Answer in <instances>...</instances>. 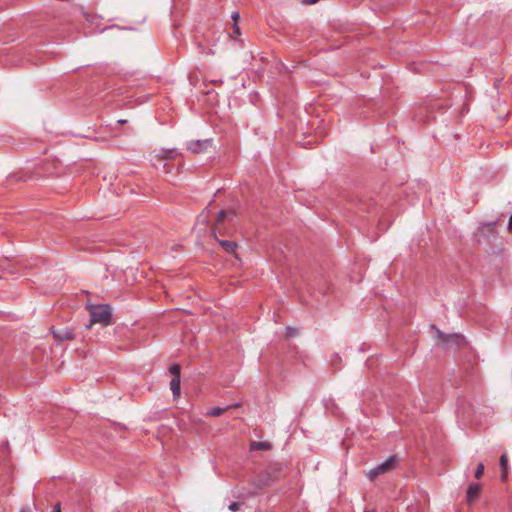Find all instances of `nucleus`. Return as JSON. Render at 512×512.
Listing matches in <instances>:
<instances>
[{
    "mask_svg": "<svg viewBox=\"0 0 512 512\" xmlns=\"http://www.w3.org/2000/svg\"><path fill=\"white\" fill-rule=\"evenodd\" d=\"M118 123L124 124V123H126V120H119Z\"/></svg>",
    "mask_w": 512,
    "mask_h": 512,
    "instance_id": "obj_26",
    "label": "nucleus"
},
{
    "mask_svg": "<svg viewBox=\"0 0 512 512\" xmlns=\"http://www.w3.org/2000/svg\"><path fill=\"white\" fill-rule=\"evenodd\" d=\"M439 334H440L441 338H442L444 341H447V338H444V337L442 336V333H441V332H439Z\"/></svg>",
    "mask_w": 512,
    "mask_h": 512,
    "instance_id": "obj_27",
    "label": "nucleus"
},
{
    "mask_svg": "<svg viewBox=\"0 0 512 512\" xmlns=\"http://www.w3.org/2000/svg\"><path fill=\"white\" fill-rule=\"evenodd\" d=\"M216 241L220 244V246L223 248V250H225L227 253L235 254L236 249L238 247V244L235 241L221 240L219 238Z\"/></svg>",
    "mask_w": 512,
    "mask_h": 512,
    "instance_id": "obj_11",
    "label": "nucleus"
},
{
    "mask_svg": "<svg viewBox=\"0 0 512 512\" xmlns=\"http://www.w3.org/2000/svg\"><path fill=\"white\" fill-rule=\"evenodd\" d=\"M297 333H298V330L295 328L287 327V329H286V336H288V337H293Z\"/></svg>",
    "mask_w": 512,
    "mask_h": 512,
    "instance_id": "obj_19",
    "label": "nucleus"
},
{
    "mask_svg": "<svg viewBox=\"0 0 512 512\" xmlns=\"http://www.w3.org/2000/svg\"><path fill=\"white\" fill-rule=\"evenodd\" d=\"M169 372L173 375V377L180 378L181 374V366L178 363H172L169 366Z\"/></svg>",
    "mask_w": 512,
    "mask_h": 512,
    "instance_id": "obj_15",
    "label": "nucleus"
},
{
    "mask_svg": "<svg viewBox=\"0 0 512 512\" xmlns=\"http://www.w3.org/2000/svg\"><path fill=\"white\" fill-rule=\"evenodd\" d=\"M51 333L53 334L54 338L59 342L72 340L75 337L73 330L68 327H65V328L52 327Z\"/></svg>",
    "mask_w": 512,
    "mask_h": 512,
    "instance_id": "obj_6",
    "label": "nucleus"
},
{
    "mask_svg": "<svg viewBox=\"0 0 512 512\" xmlns=\"http://www.w3.org/2000/svg\"><path fill=\"white\" fill-rule=\"evenodd\" d=\"M88 311L91 318V323H100L103 326H108L112 322V309L108 304L89 305Z\"/></svg>",
    "mask_w": 512,
    "mask_h": 512,
    "instance_id": "obj_3",
    "label": "nucleus"
},
{
    "mask_svg": "<svg viewBox=\"0 0 512 512\" xmlns=\"http://www.w3.org/2000/svg\"><path fill=\"white\" fill-rule=\"evenodd\" d=\"M170 389L174 398L179 397L181 393V378L173 377L170 381Z\"/></svg>",
    "mask_w": 512,
    "mask_h": 512,
    "instance_id": "obj_13",
    "label": "nucleus"
},
{
    "mask_svg": "<svg viewBox=\"0 0 512 512\" xmlns=\"http://www.w3.org/2000/svg\"><path fill=\"white\" fill-rule=\"evenodd\" d=\"M398 463V458L395 455L389 456L385 461L378 464L376 467L372 468L368 472V478L373 481L379 475L385 474L391 470H393Z\"/></svg>",
    "mask_w": 512,
    "mask_h": 512,
    "instance_id": "obj_5",
    "label": "nucleus"
},
{
    "mask_svg": "<svg viewBox=\"0 0 512 512\" xmlns=\"http://www.w3.org/2000/svg\"><path fill=\"white\" fill-rule=\"evenodd\" d=\"M241 35L240 27L238 23H232L231 25V31L229 32V36L234 39L238 40V37Z\"/></svg>",
    "mask_w": 512,
    "mask_h": 512,
    "instance_id": "obj_14",
    "label": "nucleus"
},
{
    "mask_svg": "<svg viewBox=\"0 0 512 512\" xmlns=\"http://www.w3.org/2000/svg\"><path fill=\"white\" fill-rule=\"evenodd\" d=\"M240 506L241 504L239 502H232L229 506H228V509L232 512H236L240 509Z\"/></svg>",
    "mask_w": 512,
    "mask_h": 512,
    "instance_id": "obj_18",
    "label": "nucleus"
},
{
    "mask_svg": "<svg viewBox=\"0 0 512 512\" xmlns=\"http://www.w3.org/2000/svg\"><path fill=\"white\" fill-rule=\"evenodd\" d=\"M212 83H214V84H222L223 81L222 80H214V81H212Z\"/></svg>",
    "mask_w": 512,
    "mask_h": 512,
    "instance_id": "obj_25",
    "label": "nucleus"
},
{
    "mask_svg": "<svg viewBox=\"0 0 512 512\" xmlns=\"http://www.w3.org/2000/svg\"><path fill=\"white\" fill-rule=\"evenodd\" d=\"M365 512H368V511H365Z\"/></svg>",
    "mask_w": 512,
    "mask_h": 512,
    "instance_id": "obj_28",
    "label": "nucleus"
},
{
    "mask_svg": "<svg viewBox=\"0 0 512 512\" xmlns=\"http://www.w3.org/2000/svg\"><path fill=\"white\" fill-rule=\"evenodd\" d=\"M182 157V153L176 149H161L159 153L155 154L151 159V165L157 170L163 173L166 170L168 161H176Z\"/></svg>",
    "mask_w": 512,
    "mask_h": 512,
    "instance_id": "obj_4",
    "label": "nucleus"
},
{
    "mask_svg": "<svg viewBox=\"0 0 512 512\" xmlns=\"http://www.w3.org/2000/svg\"><path fill=\"white\" fill-rule=\"evenodd\" d=\"M272 449L271 443L267 441H252L250 451H269Z\"/></svg>",
    "mask_w": 512,
    "mask_h": 512,
    "instance_id": "obj_10",
    "label": "nucleus"
},
{
    "mask_svg": "<svg viewBox=\"0 0 512 512\" xmlns=\"http://www.w3.org/2000/svg\"><path fill=\"white\" fill-rule=\"evenodd\" d=\"M318 1H319V0H303V2H304L305 4H310V5H311V4H315V3H317Z\"/></svg>",
    "mask_w": 512,
    "mask_h": 512,
    "instance_id": "obj_24",
    "label": "nucleus"
},
{
    "mask_svg": "<svg viewBox=\"0 0 512 512\" xmlns=\"http://www.w3.org/2000/svg\"><path fill=\"white\" fill-rule=\"evenodd\" d=\"M229 407L221 408V407H213L208 411V415L211 417H218L224 413Z\"/></svg>",
    "mask_w": 512,
    "mask_h": 512,
    "instance_id": "obj_16",
    "label": "nucleus"
},
{
    "mask_svg": "<svg viewBox=\"0 0 512 512\" xmlns=\"http://www.w3.org/2000/svg\"><path fill=\"white\" fill-rule=\"evenodd\" d=\"M282 474L283 465L281 463L269 465L263 472L248 481V486L242 489L243 496L248 498L258 496L263 489L276 483Z\"/></svg>",
    "mask_w": 512,
    "mask_h": 512,
    "instance_id": "obj_1",
    "label": "nucleus"
},
{
    "mask_svg": "<svg viewBox=\"0 0 512 512\" xmlns=\"http://www.w3.org/2000/svg\"><path fill=\"white\" fill-rule=\"evenodd\" d=\"M481 485L479 483H471L466 492V501L468 504L474 503L480 496Z\"/></svg>",
    "mask_w": 512,
    "mask_h": 512,
    "instance_id": "obj_8",
    "label": "nucleus"
},
{
    "mask_svg": "<svg viewBox=\"0 0 512 512\" xmlns=\"http://www.w3.org/2000/svg\"><path fill=\"white\" fill-rule=\"evenodd\" d=\"M499 465H500V468H501V480L502 481H506L508 476H507V473H508V457L507 455L504 453L501 455L500 457V460H499Z\"/></svg>",
    "mask_w": 512,
    "mask_h": 512,
    "instance_id": "obj_12",
    "label": "nucleus"
},
{
    "mask_svg": "<svg viewBox=\"0 0 512 512\" xmlns=\"http://www.w3.org/2000/svg\"><path fill=\"white\" fill-rule=\"evenodd\" d=\"M52 512H61V505H60V503H56L53 506Z\"/></svg>",
    "mask_w": 512,
    "mask_h": 512,
    "instance_id": "obj_21",
    "label": "nucleus"
},
{
    "mask_svg": "<svg viewBox=\"0 0 512 512\" xmlns=\"http://www.w3.org/2000/svg\"><path fill=\"white\" fill-rule=\"evenodd\" d=\"M183 165L182 157L178 158L176 161H168V165L166 166V170H163L164 174L167 175H177L180 171V168Z\"/></svg>",
    "mask_w": 512,
    "mask_h": 512,
    "instance_id": "obj_9",
    "label": "nucleus"
},
{
    "mask_svg": "<svg viewBox=\"0 0 512 512\" xmlns=\"http://www.w3.org/2000/svg\"><path fill=\"white\" fill-rule=\"evenodd\" d=\"M231 17H232L233 23H238V20H239V18H240V16H239V13H238V12H233V14H232V16H231Z\"/></svg>",
    "mask_w": 512,
    "mask_h": 512,
    "instance_id": "obj_20",
    "label": "nucleus"
},
{
    "mask_svg": "<svg viewBox=\"0 0 512 512\" xmlns=\"http://www.w3.org/2000/svg\"><path fill=\"white\" fill-rule=\"evenodd\" d=\"M210 145H211L210 139L192 140V141L188 142L187 149L190 152L196 154V153L204 152L207 149V147Z\"/></svg>",
    "mask_w": 512,
    "mask_h": 512,
    "instance_id": "obj_7",
    "label": "nucleus"
},
{
    "mask_svg": "<svg viewBox=\"0 0 512 512\" xmlns=\"http://www.w3.org/2000/svg\"><path fill=\"white\" fill-rule=\"evenodd\" d=\"M235 217L234 210H220L217 213L216 219L211 227L216 240H218L219 236H226L231 233L235 227Z\"/></svg>",
    "mask_w": 512,
    "mask_h": 512,
    "instance_id": "obj_2",
    "label": "nucleus"
},
{
    "mask_svg": "<svg viewBox=\"0 0 512 512\" xmlns=\"http://www.w3.org/2000/svg\"><path fill=\"white\" fill-rule=\"evenodd\" d=\"M508 230H509L510 232H512V213H511V216H510V218H509V222H508Z\"/></svg>",
    "mask_w": 512,
    "mask_h": 512,
    "instance_id": "obj_22",
    "label": "nucleus"
},
{
    "mask_svg": "<svg viewBox=\"0 0 512 512\" xmlns=\"http://www.w3.org/2000/svg\"><path fill=\"white\" fill-rule=\"evenodd\" d=\"M341 358L338 356V354L334 355V358L332 359V363L335 365L336 362L340 361Z\"/></svg>",
    "mask_w": 512,
    "mask_h": 512,
    "instance_id": "obj_23",
    "label": "nucleus"
},
{
    "mask_svg": "<svg viewBox=\"0 0 512 512\" xmlns=\"http://www.w3.org/2000/svg\"><path fill=\"white\" fill-rule=\"evenodd\" d=\"M483 473H484V464L482 462H480L477 465V468L474 472V476L476 479H480L482 477Z\"/></svg>",
    "mask_w": 512,
    "mask_h": 512,
    "instance_id": "obj_17",
    "label": "nucleus"
}]
</instances>
